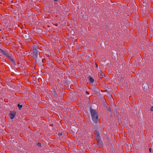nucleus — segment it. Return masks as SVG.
Segmentation results:
<instances>
[{"instance_id": "nucleus-1", "label": "nucleus", "mask_w": 153, "mask_h": 153, "mask_svg": "<svg viewBox=\"0 0 153 153\" xmlns=\"http://www.w3.org/2000/svg\"><path fill=\"white\" fill-rule=\"evenodd\" d=\"M42 51V50L38 48V47L35 46H33V52L31 55L35 59L36 61L38 56L40 57V54Z\"/></svg>"}, {"instance_id": "nucleus-2", "label": "nucleus", "mask_w": 153, "mask_h": 153, "mask_svg": "<svg viewBox=\"0 0 153 153\" xmlns=\"http://www.w3.org/2000/svg\"><path fill=\"white\" fill-rule=\"evenodd\" d=\"M90 111L93 121L95 123H97L98 120L97 112L95 110L91 108H90Z\"/></svg>"}, {"instance_id": "nucleus-3", "label": "nucleus", "mask_w": 153, "mask_h": 153, "mask_svg": "<svg viewBox=\"0 0 153 153\" xmlns=\"http://www.w3.org/2000/svg\"><path fill=\"white\" fill-rule=\"evenodd\" d=\"M0 51L2 53H3L4 55H5L6 57H7L12 62H14V60L13 58L7 52H6L5 51L3 50H0Z\"/></svg>"}, {"instance_id": "nucleus-4", "label": "nucleus", "mask_w": 153, "mask_h": 153, "mask_svg": "<svg viewBox=\"0 0 153 153\" xmlns=\"http://www.w3.org/2000/svg\"><path fill=\"white\" fill-rule=\"evenodd\" d=\"M97 144L99 145L100 146H102L103 145V143L101 139H99V140H97Z\"/></svg>"}, {"instance_id": "nucleus-5", "label": "nucleus", "mask_w": 153, "mask_h": 153, "mask_svg": "<svg viewBox=\"0 0 153 153\" xmlns=\"http://www.w3.org/2000/svg\"><path fill=\"white\" fill-rule=\"evenodd\" d=\"M89 81L91 83H93L94 81V79L91 76H89L88 77Z\"/></svg>"}, {"instance_id": "nucleus-6", "label": "nucleus", "mask_w": 153, "mask_h": 153, "mask_svg": "<svg viewBox=\"0 0 153 153\" xmlns=\"http://www.w3.org/2000/svg\"><path fill=\"white\" fill-rule=\"evenodd\" d=\"M9 116L11 119H13L15 117V115L13 113H10Z\"/></svg>"}, {"instance_id": "nucleus-7", "label": "nucleus", "mask_w": 153, "mask_h": 153, "mask_svg": "<svg viewBox=\"0 0 153 153\" xmlns=\"http://www.w3.org/2000/svg\"><path fill=\"white\" fill-rule=\"evenodd\" d=\"M95 138L97 140L101 139L100 137V135H96L95 136Z\"/></svg>"}, {"instance_id": "nucleus-8", "label": "nucleus", "mask_w": 153, "mask_h": 153, "mask_svg": "<svg viewBox=\"0 0 153 153\" xmlns=\"http://www.w3.org/2000/svg\"><path fill=\"white\" fill-rule=\"evenodd\" d=\"M94 133H95V135H100L99 132L97 130L95 131Z\"/></svg>"}, {"instance_id": "nucleus-9", "label": "nucleus", "mask_w": 153, "mask_h": 153, "mask_svg": "<svg viewBox=\"0 0 153 153\" xmlns=\"http://www.w3.org/2000/svg\"><path fill=\"white\" fill-rule=\"evenodd\" d=\"M18 107L19 108V109L20 110H21V108H22V105H20L19 104H18L17 105Z\"/></svg>"}, {"instance_id": "nucleus-10", "label": "nucleus", "mask_w": 153, "mask_h": 153, "mask_svg": "<svg viewBox=\"0 0 153 153\" xmlns=\"http://www.w3.org/2000/svg\"><path fill=\"white\" fill-rule=\"evenodd\" d=\"M37 146L39 147H41L42 146V144L39 142L37 143Z\"/></svg>"}, {"instance_id": "nucleus-11", "label": "nucleus", "mask_w": 153, "mask_h": 153, "mask_svg": "<svg viewBox=\"0 0 153 153\" xmlns=\"http://www.w3.org/2000/svg\"><path fill=\"white\" fill-rule=\"evenodd\" d=\"M120 80V81H122V82H123V80H124V79H123V78L121 76H120V78H119V79Z\"/></svg>"}, {"instance_id": "nucleus-12", "label": "nucleus", "mask_w": 153, "mask_h": 153, "mask_svg": "<svg viewBox=\"0 0 153 153\" xmlns=\"http://www.w3.org/2000/svg\"><path fill=\"white\" fill-rule=\"evenodd\" d=\"M104 75V74L103 73H101V78H102L103 77V76Z\"/></svg>"}, {"instance_id": "nucleus-13", "label": "nucleus", "mask_w": 153, "mask_h": 153, "mask_svg": "<svg viewBox=\"0 0 153 153\" xmlns=\"http://www.w3.org/2000/svg\"><path fill=\"white\" fill-rule=\"evenodd\" d=\"M58 135L60 137L61 136H62V133L60 132V133H58Z\"/></svg>"}, {"instance_id": "nucleus-14", "label": "nucleus", "mask_w": 153, "mask_h": 153, "mask_svg": "<svg viewBox=\"0 0 153 153\" xmlns=\"http://www.w3.org/2000/svg\"><path fill=\"white\" fill-rule=\"evenodd\" d=\"M150 110L152 111H153V106L151 107L150 108Z\"/></svg>"}, {"instance_id": "nucleus-15", "label": "nucleus", "mask_w": 153, "mask_h": 153, "mask_svg": "<svg viewBox=\"0 0 153 153\" xmlns=\"http://www.w3.org/2000/svg\"><path fill=\"white\" fill-rule=\"evenodd\" d=\"M149 152L150 153L152 152V149L151 148H149Z\"/></svg>"}, {"instance_id": "nucleus-16", "label": "nucleus", "mask_w": 153, "mask_h": 153, "mask_svg": "<svg viewBox=\"0 0 153 153\" xmlns=\"http://www.w3.org/2000/svg\"><path fill=\"white\" fill-rule=\"evenodd\" d=\"M86 93L87 94H89V92H88V91H86Z\"/></svg>"}, {"instance_id": "nucleus-17", "label": "nucleus", "mask_w": 153, "mask_h": 153, "mask_svg": "<svg viewBox=\"0 0 153 153\" xmlns=\"http://www.w3.org/2000/svg\"><path fill=\"white\" fill-rule=\"evenodd\" d=\"M95 65H96V68H97L98 67L97 64L96 63H95Z\"/></svg>"}, {"instance_id": "nucleus-18", "label": "nucleus", "mask_w": 153, "mask_h": 153, "mask_svg": "<svg viewBox=\"0 0 153 153\" xmlns=\"http://www.w3.org/2000/svg\"><path fill=\"white\" fill-rule=\"evenodd\" d=\"M108 111H111V110L110 109V108H108Z\"/></svg>"}, {"instance_id": "nucleus-19", "label": "nucleus", "mask_w": 153, "mask_h": 153, "mask_svg": "<svg viewBox=\"0 0 153 153\" xmlns=\"http://www.w3.org/2000/svg\"><path fill=\"white\" fill-rule=\"evenodd\" d=\"M54 1H56V2H57L58 1V0H54Z\"/></svg>"}, {"instance_id": "nucleus-20", "label": "nucleus", "mask_w": 153, "mask_h": 153, "mask_svg": "<svg viewBox=\"0 0 153 153\" xmlns=\"http://www.w3.org/2000/svg\"><path fill=\"white\" fill-rule=\"evenodd\" d=\"M56 26H57V24H56Z\"/></svg>"}, {"instance_id": "nucleus-21", "label": "nucleus", "mask_w": 153, "mask_h": 153, "mask_svg": "<svg viewBox=\"0 0 153 153\" xmlns=\"http://www.w3.org/2000/svg\"><path fill=\"white\" fill-rule=\"evenodd\" d=\"M0 50H2V49L0 48Z\"/></svg>"}]
</instances>
